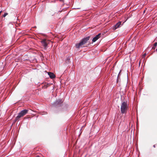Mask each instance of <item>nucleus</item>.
<instances>
[{
  "label": "nucleus",
  "instance_id": "obj_1",
  "mask_svg": "<svg viewBox=\"0 0 157 157\" xmlns=\"http://www.w3.org/2000/svg\"><path fill=\"white\" fill-rule=\"evenodd\" d=\"M90 37V36H87L82 39L79 43L76 44V48H80L86 47L85 44L89 40Z\"/></svg>",
  "mask_w": 157,
  "mask_h": 157
},
{
  "label": "nucleus",
  "instance_id": "obj_2",
  "mask_svg": "<svg viewBox=\"0 0 157 157\" xmlns=\"http://www.w3.org/2000/svg\"><path fill=\"white\" fill-rule=\"evenodd\" d=\"M128 107L127 101L122 102L121 108V113L123 114L126 113Z\"/></svg>",
  "mask_w": 157,
  "mask_h": 157
},
{
  "label": "nucleus",
  "instance_id": "obj_3",
  "mask_svg": "<svg viewBox=\"0 0 157 157\" xmlns=\"http://www.w3.org/2000/svg\"><path fill=\"white\" fill-rule=\"evenodd\" d=\"M28 110L27 109H24L21 111L18 114V116L16 117L15 119L14 120V121L16 122L17 121H19V119L26 115L28 112Z\"/></svg>",
  "mask_w": 157,
  "mask_h": 157
},
{
  "label": "nucleus",
  "instance_id": "obj_4",
  "mask_svg": "<svg viewBox=\"0 0 157 157\" xmlns=\"http://www.w3.org/2000/svg\"><path fill=\"white\" fill-rule=\"evenodd\" d=\"M50 42V41L49 40L45 39L41 41L42 45L44 47V48L45 49L47 48L48 45Z\"/></svg>",
  "mask_w": 157,
  "mask_h": 157
},
{
  "label": "nucleus",
  "instance_id": "obj_5",
  "mask_svg": "<svg viewBox=\"0 0 157 157\" xmlns=\"http://www.w3.org/2000/svg\"><path fill=\"white\" fill-rule=\"evenodd\" d=\"M121 21L118 22L113 27V29L115 30L117 29L120 27L121 25Z\"/></svg>",
  "mask_w": 157,
  "mask_h": 157
},
{
  "label": "nucleus",
  "instance_id": "obj_6",
  "mask_svg": "<svg viewBox=\"0 0 157 157\" xmlns=\"http://www.w3.org/2000/svg\"><path fill=\"white\" fill-rule=\"evenodd\" d=\"M101 33H99L98 35H97L95 37H94L92 40V42H95L97 40H98L99 38H100L101 36Z\"/></svg>",
  "mask_w": 157,
  "mask_h": 157
},
{
  "label": "nucleus",
  "instance_id": "obj_7",
  "mask_svg": "<svg viewBox=\"0 0 157 157\" xmlns=\"http://www.w3.org/2000/svg\"><path fill=\"white\" fill-rule=\"evenodd\" d=\"M63 101L62 100V99H58L54 104L55 105L60 104L62 103L63 102Z\"/></svg>",
  "mask_w": 157,
  "mask_h": 157
},
{
  "label": "nucleus",
  "instance_id": "obj_8",
  "mask_svg": "<svg viewBox=\"0 0 157 157\" xmlns=\"http://www.w3.org/2000/svg\"><path fill=\"white\" fill-rule=\"evenodd\" d=\"M48 75L51 78H53L55 77V75L53 73L49 72L48 73Z\"/></svg>",
  "mask_w": 157,
  "mask_h": 157
},
{
  "label": "nucleus",
  "instance_id": "obj_9",
  "mask_svg": "<svg viewBox=\"0 0 157 157\" xmlns=\"http://www.w3.org/2000/svg\"><path fill=\"white\" fill-rule=\"evenodd\" d=\"M51 84L50 83H45L44 86H43L42 88L44 89H47L48 87L50 86Z\"/></svg>",
  "mask_w": 157,
  "mask_h": 157
},
{
  "label": "nucleus",
  "instance_id": "obj_10",
  "mask_svg": "<svg viewBox=\"0 0 157 157\" xmlns=\"http://www.w3.org/2000/svg\"><path fill=\"white\" fill-rule=\"evenodd\" d=\"M157 42L155 43L154 45V47H153V48H155V47H156L157 46Z\"/></svg>",
  "mask_w": 157,
  "mask_h": 157
},
{
  "label": "nucleus",
  "instance_id": "obj_11",
  "mask_svg": "<svg viewBox=\"0 0 157 157\" xmlns=\"http://www.w3.org/2000/svg\"><path fill=\"white\" fill-rule=\"evenodd\" d=\"M8 14V13H5V14L3 15V17H5L6 16H7Z\"/></svg>",
  "mask_w": 157,
  "mask_h": 157
},
{
  "label": "nucleus",
  "instance_id": "obj_12",
  "mask_svg": "<svg viewBox=\"0 0 157 157\" xmlns=\"http://www.w3.org/2000/svg\"><path fill=\"white\" fill-rule=\"evenodd\" d=\"M120 96H121V98H124V96H123L122 97V96H121V95H120Z\"/></svg>",
  "mask_w": 157,
  "mask_h": 157
},
{
  "label": "nucleus",
  "instance_id": "obj_13",
  "mask_svg": "<svg viewBox=\"0 0 157 157\" xmlns=\"http://www.w3.org/2000/svg\"><path fill=\"white\" fill-rule=\"evenodd\" d=\"M146 55V54H144L143 55V57H144Z\"/></svg>",
  "mask_w": 157,
  "mask_h": 157
},
{
  "label": "nucleus",
  "instance_id": "obj_14",
  "mask_svg": "<svg viewBox=\"0 0 157 157\" xmlns=\"http://www.w3.org/2000/svg\"><path fill=\"white\" fill-rule=\"evenodd\" d=\"M120 93H118L117 94V95H118V96H119V95H120Z\"/></svg>",
  "mask_w": 157,
  "mask_h": 157
},
{
  "label": "nucleus",
  "instance_id": "obj_15",
  "mask_svg": "<svg viewBox=\"0 0 157 157\" xmlns=\"http://www.w3.org/2000/svg\"><path fill=\"white\" fill-rule=\"evenodd\" d=\"M155 145H154V146H153V147H155Z\"/></svg>",
  "mask_w": 157,
  "mask_h": 157
},
{
  "label": "nucleus",
  "instance_id": "obj_16",
  "mask_svg": "<svg viewBox=\"0 0 157 157\" xmlns=\"http://www.w3.org/2000/svg\"><path fill=\"white\" fill-rule=\"evenodd\" d=\"M119 98V96H118V97H117V98Z\"/></svg>",
  "mask_w": 157,
  "mask_h": 157
},
{
  "label": "nucleus",
  "instance_id": "obj_17",
  "mask_svg": "<svg viewBox=\"0 0 157 157\" xmlns=\"http://www.w3.org/2000/svg\"><path fill=\"white\" fill-rule=\"evenodd\" d=\"M36 26H35V27H34V28H36Z\"/></svg>",
  "mask_w": 157,
  "mask_h": 157
},
{
  "label": "nucleus",
  "instance_id": "obj_18",
  "mask_svg": "<svg viewBox=\"0 0 157 157\" xmlns=\"http://www.w3.org/2000/svg\"><path fill=\"white\" fill-rule=\"evenodd\" d=\"M140 62H139V64H140Z\"/></svg>",
  "mask_w": 157,
  "mask_h": 157
},
{
  "label": "nucleus",
  "instance_id": "obj_19",
  "mask_svg": "<svg viewBox=\"0 0 157 157\" xmlns=\"http://www.w3.org/2000/svg\"><path fill=\"white\" fill-rule=\"evenodd\" d=\"M156 50L157 51V49H156Z\"/></svg>",
  "mask_w": 157,
  "mask_h": 157
}]
</instances>
